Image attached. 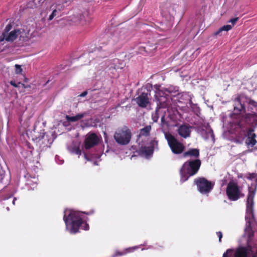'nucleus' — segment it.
I'll return each mask as SVG.
<instances>
[{"instance_id": "f257e3e1", "label": "nucleus", "mask_w": 257, "mask_h": 257, "mask_svg": "<svg viewBox=\"0 0 257 257\" xmlns=\"http://www.w3.org/2000/svg\"><path fill=\"white\" fill-rule=\"evenodd\" d=\"M244 98L242 96H239L236 98L234 100V110L233 114L231 115L232 120L230 121L229 131H237L240 130L241 137V140L238 142L241 143L245 135V132L248 129V126H250V128H254L257 127V113L255 111H251L252 113H247L244 117H240L236 114L241 112H245V107L246 104L244 103Z\"/></svg>"}, {"instance_id": "f03ea898", "label": "nucleus", "mask_w": 257, "mask_h": 257, "mask_svg": "<svg viewBox=\"0 0 257 257\" xmlns=\"http://www.w3.org/2000/svg\"><path fill=\"white\" fill-rule=\"evenodd\" d=\"M201 163L199 159L189 160L185 162L180 170V181L183 183L190 177L196 174L200 168Z\"/></svg>"}, {"instance_id": "7ed1b4c3", "label": "nucleus", "mask_w": 257, "mask_h": 257, "mask_svg": "<svg viewBox=\"0 0 257 257\" xmlns=\"http://www.w3.org/2000/svg\"><path fill=\"white\" fill-rule=\"evenodd\" d=\"M63 220L67 226L68 220L71 221V227L70 229V233H76L79 231L80 227L83 225V221L80 217L79 212L71 210L68 216L64 214Z\"/></svg>"}, {"instance_id": "20e7f679", "label": "nucleus", "mask_w": 257, "mask_h": 257, "mask_svg": "<svg viewBox=\"0 0 257 257\" xmlns=\"http://www.w3.org/2000/svg\"><path fill=\"white\" fill-rule=\"evenodd\" d=\"M12 27L13 26L11 24L6 26L0 36V42H2L4 41L12 42L18 38L19 35L21 33L20 30L14 29L11 31L12 29Z\"/></svg>"}, {"instance_id": "39448f33", "label": "nucleus", "mask_w": 257, "mask_h": 257, "mask_svg": "<svg viewBox=\"0 0 257 257\" xmlns=\"http://www.w3.org/2000/svg\"><path fill=\"white\" fill-rule=\"evenodd\" d=\"M254 131V130L253 128H249L247 129V130L245 132V135L244 136L243 139H244L245 137H247L245 143L248 148L253 147L257 143V141L255 140L256 135L253 133ZM234 132H236L238 133V135L236 139V142L238 143H241L243 140H242L241 143L238 142V140H241V137L242 136L240 130H238L237 131H233V132H231L233 133Z\"/></svg>"}, {"instance_id": "423d86ee", "label": "nucleus", "mask_w": 257, "mask_h": 257, "mask_svg": "<svg viewBox=\"0 0 257 257\" xmlns=\"http://www.w3.org/2000/svg\"><path fill=\"white\" fill-rule=\"evenodd\" d=\"M165 137L172 152L176 154L182 153L185 149L183 144L179 142L173 136L169 133H165Z\"/></svg>"}, {"instance_id": "0eeeda50", "label": "nucleus", "mask_w": 257, "mask_h": 257, "mask_svg": "<svg viewBox=\"0 0 257 257\" xmlns=\"http://www.w3.org/2000/svg\"><path fill=\"white\" fill-rule=\"evenodd\" d=\"M198 190L201 193L210 192L214 186V182L210 181L205 178L201 177L194 180Z\"/></svg>"}, {"instance_id": "6e6552de", "label": "nucleus", "mask_w": 257, "mask_h": 257, "mask_svg": "<svg viewBox=\"0 0 257 257\" xmlns=\"http://www.w3.org/2000/svg\"><path fill=\"white\" fill-rule=\"evenodd\" d=\"M115 141L120 145H126L128 144V128L124 126L118 129L114 135Z\"/></svg>"}, {"instance_id": "1a4fd4ad", "label": "nucleus", "mask_w": 257, "mask_h": 257, "mask_svg": "<svg viewBox=\"0 0 257 257\" xmlns=\"http://www.w3.org/2000/svg\"><path fill=\"white\" fill-rule=\"evenodd\" d=\"M168 95H166V92L163 89H161L160 86L157 88L155 94V98L157 102V107L159 108H165L169 105V100L167 97Z\"/></svg>"}, {"instance_id": "9d476101", "label": "nucleus", "mask_w": 257, "mask_h": 257, "mask_svg": "<svg viewBox=\"0 0 257 257\" xmlns=\"http://www.w3.org/2000/svg\"><path fill=\"white\" fill-rule=\"evenodd\" d=\"M100 138L94 133H89L86 136L84 144V148L89 150L95 146H97L100 142Z\"/></svg>"}, {"instance_id": "9b49d317", "label": "nucleus", "mask_w": 257, "mask_h": 257, "mask_svg": "<svg viewBox=\"0 0 257 257\" xmlns=\"http://www.w3.org/2000/svg\"><path fill=\"white\" fill-rule=\"evenodd\" d=\"M244 180L247 184L248 193H255L257 191V174H246L244 177Z\"/></svg>"}, {"instance_id": "f8f14e48", "label": "nucleus", "mask_w": 257, "mask_h": 257, "mask_svg": "<svg viewBox=\"0 0 257 257\" xmlns=\"http://www.w3.org/2000/svg\"><path fill=\"white\" fill-rule=\"evenodd\" d=\"M158 145V142L155 140H152L150 141V145L148 146H142L137 153L141 155L148 157L151 155L153 152V149Z\"/></svg>"}, {"instance_id": "ddd939ff", "label": "nucleus", "mask_w": 257, "mask_h": 257, "mask_svg": "<svg viewBox=\"0 0 257 257\" xmlns=\"http://www.w3.org/2000/svg\"><path fill=\"white\" fill-rule=\"evenodd\" d=\"M198 131L205 140H207L211 139L214 142V136L213 131L208 123L204 124L199 127L198 129Z\"/></svg>"}, {"instance_id": "4468645a", "label": "nucleus", "mask_w": 257, "mask_h": 257, "mask_svg": "<svg viewBox=\"0 0 257 257\" xmlns=\"http://www.w3.org/2000/svg\"><path fill=\"white\" fill-rule=\"evenodd\" d=\"M198 131L205 140H207L211 139L214 142V136L213 131L208 123L204 124L199 127L198 129Z\"/></svg>"}, {"instance_id": "2eb2a0df", "label": "nucleus", "mask_w": 257, "mask_h": 257, "mask_svg": "<svg viewBox=\"0 0 257 257\" xmlns=\"http://www.w3.org/2000/svg\"><path fill=\"white\" fill-rule=\"evenodd\" d=\"M192 127L188 124H184L179 126L177 132L182 138H187L190 136Z\"/></svg>"}, {"instance_id": "dca6fc26", "label": "nucleus", "mask_w": 257, "mask_h": 257, "mask_svg": "<svg viewBox=\"0 0 257 257\" xmlns=\"http://www.w3.org/2000/svg\"><path fill=\"white\" fill-rule=\"evenodd\" d=\"M135 100L138 105L141 107H146L149 103V99L148 94L143 92L140 95L137 97Z\"/></svg>"}, {"instance_id": "f3484780", "label": "nucleus", "mask_w": 257, "mask_h": 257, "mask_svg": "<svg viewBox=\"0 0 257 257\" xmlns=\"http://www.w3.org/2000/svg\"><path fill=\"white\" fill-rule=\"evenodd\" d=\"M242 186H239L234 180H231L228 184L226 193H241Z\"/></svg>"}, {"instance_id": "a211bd4d", "label": "nucleus", "mask_w": 257, "mask_h": 257, "mask_svg": "<svg viewBox=\"0 0 257 257\" xmlns=\"http://www.w3.org/2000/svg\"><path fill=\"white\" fill-rule=\"evenodd\" d=\"M238 18H235L231 19L229 22L231 23V25H225L221 28H220L218 31L215 32L214 33V35L215 36H221L222 35V33L223 31L227 32L229 30H231L234 25L235 24L236 22L238 21Z\"/></svg>"}, {"instance_id": "6ab92c4d", "label": "nucleus", "mask_w": 257, "mask_h": 257, "mask_svg": "<svg viewBox=\"0 0 257 257\" xmlns=\"http://www.w3.org/2000/svg\"><path fill=\"white\" fill-rule=\"evenodd\" d=\"M162 13L165 16L173 15L174 13V6L170 3H165L161 6Z\"/></svg>"}, {"instance_id": "aec40b11", "label": "nucleus", "mask_w": 257, "mask_h": 257, "mask_svg": "<svg viewBox=\"0 0 257 257\" xmlns=\"http://www.w3.org/2000/svg\"><path fill=\"white\" fill-rule=\"evenodd\" d=\"M254 194H248L246 200V211L247 213L252 214L253 211V205H254Z\"/></svg>"}, {"instance_id": "412c9836", "label": "nucleus", "mask_w": 257, "mask_h": 257, "mask_svg": "<svg viewBox=\"0 0 257 257\" xmlns=\"http://www.w3.org/2000/svg\"><path fill=\"white\" fill-rule=\"evenodd\" d=\"M184 157H190L195 159H198L199 156V150L197 149H191L183 154Z\"/></svg>"}, {"instance_id": "4be33fe9", "label": "nucleus", "mask_w": 257, "mask_h": 257, "mask_svg": "<svg viewBox=\"0 0 257 257\" xmlns=\"http://www.w3.org/2000/svg\"><path fill=\"white\" fill-rule=\"evenodd\" d=\"M83 17V15L81 13H77L70 16L68 21L70 24H77L80 23Z\"/></svg>"}, {"instance_id": "5701e85b", "label": "nucleus", "mask_w": 257, "mask_h": 257, "mask_svg": "<svg viewBox=\"0 0 257 257\" xmlns=\"http://www.w3.org/2000/svg\"><path fill=\"white\" fill-rule=\"evenodd\" d=\"M161 89H163L164 91L166 92V95L172 96H175L178 94V88L177 87L170 86L168 88H161Z\"/></svg>"}, {"instance_id": "b1692460", "label": "nucleus", "mask_w": 257, "mask_h": 257, "mask_svg": "<svg viewBox=\"0 0 257 257\" xmlns=\"http://www.w3.org/2000/svg\"><path fill=\"white\" fill-rule=\"evenodd\" d=\"M248 249L246 247H239L234 253V257H247Z\"/></svg>"}, {"instance_id": "393cba45", "label": "nucleus", "mask_w": 257, "mask_h": 257, "mask_svg": "<svg viewBox=\"0 0 257 257\" xmlns=\"http://www.w3.org/2000/svg\"><path fill=\"white\" fill-rule=\"evenodd\" d=\"M151 130V126L150 125H147L144 128L141 129L139 134V140H143V137H148L150 135Z\"/></svg>"}, {"instance_id": "a878e982", "label": "nucleus", "mask_w": 257, "mask_h": 257, "mask_svg": "<svg viewBox=\"0 0 257 257\" xmlns=\"http://www.w3.org/2000/svg\"><path fill=\"white\" fill-rule=\"evenodd\" d=\"M85 116V113H78L75 116H70L68 115L65 116V118L68 122H76L83 118Z\"/></svg>"}, {"instance_id": "bb28decb", "label": "nucleus", "mask_w": 257, "mask_h": 257, "mask_svg": "<svg viewBox=\"0 0 257 257\" xmlns=\"http://www.w3.org/2000/svg\"><path fill=\"white\" fill-rule=\"evenodd\" d=\"M246 104L247 105V111H255V113H257V102L251 100L247 99L246 100Z\"/></svg>"}, {"instance_id": "cd10ccee", "label": "nucleus", "mask_w": 257, "mask_h": 257, "mask_svg": "<svg viewBox=\"0 0 257 257\" xmlns=\"http://www.w3.org/2000/svg\"><path fill=\"white\" fill-rule=\"evenodd\" d=\"M245 231L248 237V241L251 240L254 236V231L252 230L250 225L245 229Z\"/></svg>"}, {"instance_id": "c85d7f7f", "label": "nucleus", "mask_w": 257, "mask_h": 257, "mask_svg": "<svg viewBox=\"0 0 257 257\" xmlns=\"http://www.w3.org/2000/svg\"><path fill=\"white\" fill-rule=\"evenodd\" d=\"M187 107L188 108H190V109L195 113L199 112V108L198 107L197 104L193 103L191 99H190L189 102L187 104Z\"/></svg>"}, {"instance_id": "c756f323", "label": "nucleus", "mask_w": 257, "mask_h": 257, "mask_svg": "<svg viewBox=\"0 0 257 257\" xmlns=\"http://www.w3.org/2000/svg\"><path fill=\"white\" fill-rule=\"evenodd\" d=\"M228 198L231 201H236L240 197L243 196V194H226Z\"/></svg>"}, {"instance_id": "7c9ffc66", "label": "nucleus", "mask_w": 257, "mask_h": 257, "mask_svg": "<svg viewBox=\"0 0 257 257\" xmlns=\"http://www.w3.org/2000/svg\"><path fill=\"white\" fill-rule=\"evenodd\" d=\"M70 151L74 154L80 155L81 154V150L79 146H74L70 148Z\"/></svg>"}, {"instance_id": "2f4dec72", "label": "nucleus", "mask_w": 257, "mask_h": 257, "mask_svg": "<svg viewBox=\"0 0 257 257\" xmlns=\"http://www.w3.org/2000/svg\"><path fill=\"white\" fill-rule=\"evenodd\" d=\"M6 175V171L0 165V183H3Z\"/></svg>"}, {"instance_id": "473e14b6", "label": "nucleus", "mask_w": 257, "mask_h": 257, "mask_svg": "<svg viewBox=\"0 0 257 257\" xmlns=\"http://www.w3.org/2000/svg\"><path fill=\"white\" fill-rule=\"evenodd\" d=\"M10 83L11 85L15 87H18L20 85L24 88L27 87L24 84L22 83L21 82L17 83L16 81L14 80L11 81Z\"/></svg>"}, {"instance_id": "72a5a7b5", "label": "nucleus", "mask_w": 257, "mask_h": 257, "mask_svg": "<svg viewBox=\"0 0 257 257\" xmlns=\"http://www.w3.org/2000/svg\"><path fill=\"white\" fill-rule=\"evenodd\" d=\"M160 108L157 107L156 112L152 114V119L154 122H157L159 118L158 111Z\"/></svg>"}, {"instance_id": "f704fd0d", "label": "nucleus", "mask_w": 257, "mask_h": 257, "mask_svg": "<svg viewBox=\"0 0 257 257\" xmlns=\"http://www.w3.org/2000/svg\"><path fill=\"white\" fill-rule=\"evenodd\" d=\"M15 73L17 74H22L23 69L21 68V66L18 64H16L15 66Z\"/></svg>"}, {"instance_id": "c9c22d12", "label": "nucleus", "mask_w": 257, "mask_h": 257, "mask_svg": "<svg viewBox=\"0 0 257 257\" xmlns=\"http://www.w3.org/2000/svg\"><path fill=\"white\" fill-rule=\"evenodd\" d=\"M128 250L127 248H126L125 251H116L114 254L113 255V257H116V256H121V255H123L124 254H126L127 253V250Z\"/></svg>"}, {"instance_id": "e433bc0d", "label": "nucleus", "mask_w": 257, "mask_h": 257, "mask_svg": "<svg viewBox=\"0 0 257 257\" xmlns=\"http://www.w3.org/2000/svg\"><path fill=\"white\" fill-rule=\"evenodd\" d=\"M232 251L233 250L231 249H227L226 252L223 253L222 257H231Z\"/></svg>"}, {"instance_id": "4c0bfd02", "label": "nucleus", "mask_w": 257, "mask_h": 257, "mask_svg": "<svg viewBox=\"0 0 257 257\" xmlns=\"http://www.w3.org/2000/svg\"><path fill=\"white\" fill-rule=\"evenodd\" d=\"M58 13L57 11L56 10H54L52 14L49 16V17L48 18L49 21H51L53 20V19L57 15V13Z\"/></svg>"}, {"instance_id": "58836bf2", "label": "nucleus", "mask_w": 257, "mask_h": 257, "mask_svg": "<svg viewBox=\"0 0 257 257\" xmlns=\"http://www.w3.org/2000/svg\"><path fill=\"white\" fill-rule=\"evenodd\" d=\"M161 126L163 128L168 126L167 123L165 120V116H163L161 117Z\"/></svg>"}, {"instance_id": "ea45409f", "label": "nucleus", "mask_w": 257, "mask_h": 257, "mask_svg": "<svg viewBox=\"0 0 257 257\" xmlns=\"http://www.w3.org/2000/svg\"><path fill=\"white\" fill-rule=\"evenodd\" d=\"M83 224H84V225H82L80 227H81L82 229H83L85 230H88L89 228L88 224H87L86 222H85V223L83 222Z\"/></svg>"}, {"instance_id": "a19ab883", "label": "nucleus", "mask_w": 257, "mask_h": 257, "mask_svg": "<svg viewBox=\"0 0 257 257\" xmlns=\"http://www.w3.org/2000/svg\"><path fill=\"white\" fill-rule=\"evenodd\" d=\"M216 234L218 236L219 241L220 242L221 241V238L222 237V233L221 231H218L216 232Z\"/></svg>"}, {"instance_id": "79ce46f5", "label": "nucleus", "mask_w": 257, "mask_h": 257, "mask_svg": "<svg viewBox=\"0 0 257 257\" xmlns=\"http://www.w3.org/2000/svg\"><path fill=\"white\" fill-rule=\"evenodd\" d=\"M87 91H85L84 92H83L81 94H80L79 95V96L81 97H84L87 94Z\"/></svg>"}, {"instance_id": "37998d69", "label": "nucleus", "mask_w": 257, "mask_h": 257, "mask_svg": "<svg viewBox=\"0 0 257 257\" xmlns=\"http://www.w3.org/2000/svg\"><path fill=\"white\" fill-rule=\"evenodd\" d=\"M138 247H137V246L130 247V249H129L130 252L134 251L135 250V249L137 248Z\"/></svg>"}, {"instance_id": "c03bdc74", "label": "nucleus", "mask_w": 257, "mask_h": 257, "mask_svg": "<svg viewBox=\"0 0 257 257\" xmlns=\"http://www.w3.org/2000/svg\"><path fill=\"white\" fill-rule=\"evenodd\" d=\"M252 257H257V249L255 252H253V251H252Z\"/></svg>"}, {"instance_id": "a18cd8bd", "label": "nucleus", "mask_w": 257, "mask_h": 257, "mask_svg": "<svg viewBox=\"0 0 257 257\" xmlns=\"http://www.w3.org/2000/svg\"><path fill=\"white\" fill-rule=\"evenodd\" d=\"M94 212L93 211H90V212H83L82 213H84V214H87V215H89V214H93Z\"/></svg>"}, {"instance_id": "49530a36", "label": "nucleus", "mask_w": 257, "mask_h": 257, "mask_svg": "<svg viewBox=\"0 0 257 257\" xmlns=\"http://www.w3.org/2000/svg\"><path fill=\"white\" fill-rule=\"evenodd\" d=\"M134 156L133 155L132 156L131 159H132Z\"/></svg>"}, {"instance_id": "de8ad7c7", "label": "nucleus", "mask_w": 257, "mask_h": 257, "mask_svg": "<svg viewBox=\"0 0 257 257\" xmlns=\"http://www.w3.org/2000/svg\"><path fill=\"white\" fill-rule=\"evenodd\" d=\"M33 1H34L35 0H33Z\"/></svg>"}]
</instances>
